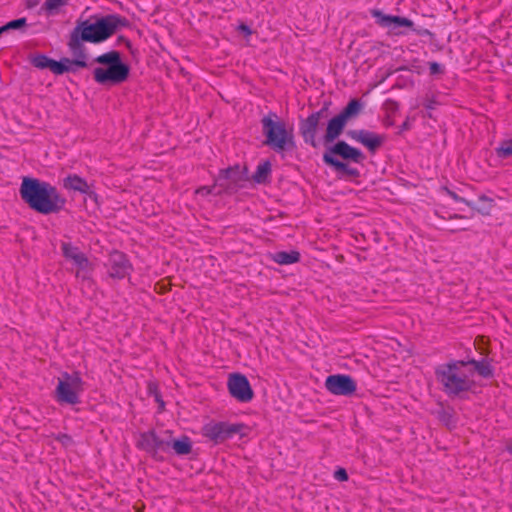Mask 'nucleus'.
Instances as JSON below:
<instances>
[{
  "instance_id": "nucleus-2",
  "label": "nucleus",
  "mask_w": 512,
  "mask_h": 512,
  "mask_svg": "<svg viewBox=\"0 0 512 512\" xmlns=\"http://www.w3.org/2000/svg\"><path fill=\"white\" fill-rule=\"evenodd\" d=\"M128 24L125 18L112 14L97 18L94 22L83 21L79 23L68 43L69 49L75 53L80 47V40L91 43H100L112 36L120 27Z\"/></svg>"
},
{
  "instance_id": "nucleus-38",
  "label": "nucleus",
  "mask_w": 512,
  "mask_h": 512,
  "mask_svg": "<svg viewBox=\"0 0 512 512\" xmlns=\"http://www.w3.org/2000/svg\"><path fill=\"white\" fill-rule=\"evenodd\" d=\"M156 401L159 403V407L162 410L164 408V401L161 400L158 395H156Z\"/></svg>"
},
{
  "instance_id": "nucleus-19",
  "label": "nucleus",
  "mask_w": 512,
  "mask_h": 512,
  "mask_svg": "<svg viewBox=\"0 0 512 512\" xmlns=\"http://www.w3.org/2000/svg\"><path fill=\"white\" fill-rule=\"evenodd\" d=\"M346 123L347 122L342 117H340L339 114L333 117L327 124L325 135L326 141L331 142L335 140L343 131Z\"/></svg>"
},
{
  "instance_id": "nucleus-25",
  "label": "nucleus",
  "mask_w": 512,
  "mask_h": 512,
  "mask_svg": "<svg viewBox=\"0 0 512 512\" xmlns=\"http://www.w3.org/2000/svg\"><path fill=\"white\" fill-rule=\"evenodd\" d=\"M362 107L363 105L359 100L353 99L339 113V115L347 122L349 119L356 117L360 113Z\"/></svg>"
},
{
  "instance_id": "nucleus-37",
  "label": "nucleus",
  "mask_w": 512,
  "mask_h": 512,
  "mask_svg": "<svg viewBox=\"0 0 512 512\" xmlns=\"http://www.w3.org/2000/svg\"><path fill=\"white\" fill-rule=\"evenodd\" d=\"M238 30L246 36H250L252 34V30L250 29V27L245 24H240L238 26Z\"/></svg>"
},
{
  "instance_id": "nucleus-23",
  "label": "nucleus",
  "mask_w": 512,
  "mask_h": 512,
  "mask_svg": "<svg viewBox=\"0 0 512 512\" xmlns=\"http://www.w3.org/2000/svg\"><path fill=\"white\" fill-rule=\"evenodd\" d=\"M466 362L473 366V379H476V374H479L484 378H489L493 375V370L488 362L476 360Z\"/></svg>"
},
{
  "instance_id": "nucleus-9",
  "label": "nucleus",
  "mask_w": 512,
  "mask_h": 512,
  "mask_svg": "<svg viewBox=\"0 0 512 512\" xmlns=\"http://www.w3.org/2000/svg\"><path fill=\"white\" fill-rule=\"evenodd\" d=\"M138 446L153 455H156L159 452H166L171 446V435L169 434L167 437H161L154 431H148L140 435Z\"/></svg>"
},
{
  "instance_id": "nucleus-5",
  "label": "nucleus",
  "mask_w": 512,
  "mask_h": 512,
  "mask_svg": "<svg viewBox=\"0 0 512 512\" xmlns=\"http://www.w3.org/2000/svg\"><path fill=\"white\" fill-rule=\"evenodd\" d=\"M262 127L266 144L274 150L283 151L294 145L292 132L286 129L275 113L270 112L263 117Z\"/></svg>"
},
{
  "instance_id": "nucleus-27",
  "label": "nucleus",
  "mask_w": 512,
  "mask_h": 512,
  "mask_svg": "<svg viewBox=\"0 0 512 512\" xmlns=\"http://www.w3.org/2000/svg\"><path fill=\"white\" fill-rule=\"evenodd\" d=\"M270 173H271V164L269 161H265L263 163H260L257 166V169L253 175V179L257 183H263L267 180Z\"/></svg>"
},
{
  "instance_id": "nucleus-26",
  "label": "nucleus",
  "mask_w": 512,
  "mask_h": 512,
  "mask_svg": "<svg viewBox=\"0 0 512 512\" xmlns=\"http://www.w3.org/2000/svg\"><path fill=\"white\" fill-rule=\"evenodd\" d=\"M170 448H173L175 453L178 455H186L191 452L192 445L188 437H182L181 439L177 440L171 439Z\"/></svg>"
},
{
  "instance_id": "nucleus-3",
  "label": "nucleus",
  "mask_w": 512,
  "mask_h": 512,
  "mask_svg": "<svg viewBox=\"0 0 512 512\" xmlns=\"http://www.w3.org/2000/svg\"><path fill=\"white\" fill-rule=\"evenodd\" d=\"M438 382L444 392L450 396L473 390L476 379H473V366L466 361L452 360L439 365L435 370Z\"/></svg>"
},
{
  "instance_id": "nucleus-6",
  "label": "nucleus",
  "mask_w": 512,
  "mask_h": 512,
  "mask_svg": "<svg viewBox=\"0 0 512 512\" xmlns=\"http://www.w3.org/2000/svg\"><path fill=\"white\" fill-rule=\"evenodd\" d=\"M83 390L84 383L79 373L64 372L58 378L55 397L59 403L75 405L80 402Z\"/></svg>"
},
{
  "instance_id": "nucleus-1",
  "label": "nucleus",
  "mask_w": 512,
  "mask_h": 512,
  "mask_svg": "<svg viewBox=\"0 0 512 512\" xmlns=\"http://www.w3.org/2000/svg\"><path fill=\"white\" fill-rule=\"evenodd\" d=\"M20 195L31 209L41 214L56 213L65 205V199L54 186L36 178H23Z\"/></svg>"
},
{
  "instance_id": "nucleus-12",
  "label": "nucleus",
  "mask_w": 512,
  "mask_h": 512,
  "mask_svg": "<svg viewBox=\"0 0 512 512\" xmlns=\"http://www.w3.org/2000/svg\"><path fill=\"white\" fill-rule=\"evenodd\" d=\"M87 65V56L84 52L80 51L75 59L63 57L59 61L54 60L53 73L55 75H62L69 72L74 73L81 68L87 67Z\"/></svg>"
},
{
  "instance_id": "nucleus-24",
  "label": "nucleus",
  "mask_w": 512,
  "mask_h": 512,
  "mask_svg": "<svg viewBox=\"0 0 512 512\" xmlns=\"http://www.w3.org/2000/svg\"><path fill=\"white\" fill-rule=\"evenodd\" d=\"M70 0H45L42 10L47 15H57L68 5Z\"/></svg>"
},
{
  "instance_id": "nucleus-32",
  "label": "nucleus",
  "mask_w": 512,
  "mask_h": 512,
  "mask_svg": "<svg viewBox=\"0 0 512 512\" xmlns=\"http://www.w3.org/2000/svg\"><path fill=\"white\" fill-rule=\"evenodd\" d=\"M446 192L454 201L464 203V204H466V205H468L470 207H474V205L471 202H469L466 199L458 196L455 192H453L451 190H448V189H446Z\"/></svg>"
},
{
  "instance_id": "nucleus-10",
  "label": "nucleus",
  "mask_w": 512,
  "mask_h": 512,
  "mask_svg": "<svg viewBox=\"0 0 512 512\" xmlns=\"http://www.w3.org/2000/svg\"><path fill=\"white\" fill-rule=\"evenodd\" d=\"M326 389L334 395L349 396L356 391V383L349 375H330L325 380Z\"/></svg>"
},
{
  "instance_id": "nucleus-35",
  "label": "nucleus",
  "mask_w": 512,
  "mask_h": 512,
  "mask_svg": "<svg viewBox=\"0 0 512 512\" xmlns=\"http://www.w3.org/2000/svg\"><path fill=\"white\" fill-rule=\"evenodd\" d=\"M429 68L431 74H438L442 72V66L437 62H431L429 64Z\"/></svg>"
},
{
  "instance_id": "nucleus-11",
  "label": "nucleus",
  "mask_w": 512,
  "mask_h": 512,
  "mask_svg": "<svg viewBox=\"0 0 512 512\" xmlns=\"http://www.w3.org/2000/svg\"><path fill=\"white\" fill-rule=\"evenodd\" d=\"M243 181H245V177L241 169L238 166L230 167L220 173L216 179L214 187H220L218 192H221L222 190L234 191L242 186Z\"/></svg>"
},
{
  "instance_id": "nucleus-33",
  "label": "nucleus",
  "mask_w": 512,
  "mask_h": 512,
  "mask_svg": "<svg viewBox=\"0 0 512 512\" xmlns=\"http://www.w3.org/2000/svg\"><path fill=\"white\" fill-rule=\"evenodd\" d=\"M334 477L338 481H347L348 480V474L344 468H339L335 471Z\"/></svg>"
},
{
  "instance_id": "nucleus-36",
  "label": "nucleus",
  "mask_w": 512,
  "mask_h": 512,
  "mask_svg": "<svg viewBox=\"0 0 512 512\" xmlns=\"http://www.w3.org/2000/svg\"><path fill=\"white\" fill-rule=\"evenodd\" d=\"M213 187L203 186L196 190V194L209 195L212 192Z\"/></svg>"
},
{
  "instance_id": "nucleus-40",
  "label": "nucleus",
  "mask_w": 512,
  "mask_h": 512,
  "mask_svg": "<svg viewBox=\"0 0 512 512\" xmlns=\"http://www.w3.org/2000/svg\"><path fill=\"white\" fill-rule=\"evenodd\" d=\"M4 32H6V31H5V30H2V27H0V35H1L2 33H4Z\"/></svg>"
},
{
  "instance_id": "nucleus-21",
  "label": "nucleus",
  "mask_w": 512,
  "mask_h": 512,
  "mask_svg": "<svg viewBox=\"0 0 512 512\" xmlns=\"http://www.w3.org/2000/svg\"><path fill=\"white\" fill-rule=\"evenodd\" d=\"M323 160L326 164L332 166L336 171H341L352 176L358 174L356 169L351 168L347 164L337 160L331 154L325 153L323 156Z\"/></svg>"
},
{
  "instance_id": "nucleus-15",
  "label": "nucleus",
  "mask_w": 512,
  "mask_h": 512,
  "mask_svg": "<svg viewBox=\"0 0 512 512\" xmlns=\"http://www.w3.org/2000/svg\"><path fill=\"white\" fill-rule=\"evenodd\" d=\"M348 135L353 140L361 143L363 146L368 148L371 152H374L379 148L385 141L384 135H379L368 130H351Z\"/></svg>"
},
{
  "instance_id": "nucleus-17",
  "label": "nucleus",
  "mask_w": 512,
  "mask_h": 512,
  "mask_svg": "<svg viewBox=\"0 0 512 512\" xmlns=\"http://www.w3.org/2000/svg\"><path fill=\"white\" fill-rule=\"evenodd\" d=\"M62 252L66 259L73 262V264L77 267L78 271H86L89 267V261L87 257L75 246L69 243L62 244Z\"/></svg>"
},
{
  "instance_id": "nucleus-39",
  "label": "nucleus",
  "mask_w": 512,
  "mask_h": 512,
  "mask_svg": "<svg viewBox=\"0 0 512 512\" xmlns=\"http://www.w3.org/2000/svg\"><path fill=\"white\" fill-rule=\"evenodd\" d=\"M506 450L512 455V442L507 445Z\"/></svg>"
},
{
  "instance_id": "nucleus-14",
  "label": "nucleus",
  "mask_w": 512,
  "mask_h": 512,
  "mask_svg": "<svg viewBox=\"0 0 512 512\" xmlns=\"http://www.w3.org/2000/svg\"><path fill=\"white\" fill-rule=\"evenodd\" d=\"M322 111H318L309 115L305 120L301 122L300 132L306 143L316 147V135L320 124Z\"/></svg>"
},
{
  "instance_id": "nucleus-18",
  "label": "nucleus",
  "mask_w": 512,
  "mask_h": 512,
  "mask_svg": "<svg viewBox=\"0 0 512 512\" xmlns=\"http://www.w3.org/2000/svg\"><path fill=\"white\" fill-rule=\"evenodd\" d=\"M329 154H335L343 159L351 160L353 162L359 163L364 159L363 153L344 141L337 142L330 150Z\"/></svg>"
},
{
  "instance_id": "nucleus-31",
  "label": "nucleus",
  "mask_w": 512,
  "mask_h": 512,
  "mask_svg": "<svg viewBox=\"0 0 512 512\" xmlns=\"http://www.w3.org/2000/svg\"><path fill=\"white\" fill-rule=\"evenodd\" d=\"M479 200L480 202L483 203V205L480 208H478V212L483 215H488L493 207V199L482 195L479 197Z\"/></svg>"
},
{
  "instance_id": "nucleus-30",
  "label": "nucleus",
  "mask_w": 512,
  "mask_h": 512,
  "mask_svg": "<svg viewBox=\"0 0 512 512\" xmlns=\"http://www.w3.org/2000/svg\"><path fill=\"white\" fill-rule=\"evenodd\" d=\"M27 25V20L25 17L15 19L12 21H9L5 25L2 26V30L8 31V30H15V29H22Z\"/></svg>"
},
{
  "instance_id": "nucleus-29",
  "label": "nucleus",
  "mask_w": 512,
  "mask_h": 512,
  "mask_svg": "<svg viewBox=\"0 0 512 512\" xmlns=\"http://www.w3.org/2000/svg\"><path fill=\"white\" fill-rule=\"evenodd\" d=\"M496 154L501 158L512 156V138L501 142V144L496 148Z\"/></svg>"
},
{
  "instance_id": "nucleus-22",
  "label": "nucleus",
  "mask_w": 512,
  "mask_h": 512,
  "mask_svg": "<svg viewBox=\"0 0 512 512\" xmlns=\"http://www.w3.org/2000/svg\"><path fill=\"white\" fill-rule=\"evenodd\" d=\"M272 259L274 262L280 265H289L293 263H297L300 259V254L297 251H280L276 252L272 255Z\"/></svg>"
},
{
  "instance_id": "nucleus-16",
  "label": "nucleus",
  "mask_w": 512,
  "mask_h": 512,
  "mask_svg": "<svg viewBox=\"0 0 512 512\" xmlns=\"http://www.w3.org/2000/svg\"><path fill=\"white\" fill-rule=\"evenodd\" d=\"M373 15L377 18V23L380 26L395 34H399V29L402 27L411 28L413 26V22L404 17L384 15L379 11H375Z\"/></svg>"
},
{
  "instance_id": "nucleus-8",
  "label": "nucleus",
  "mask_w": 512,
  "mask_h": 512,
  "mask_svg": "<svg viewBox=\"0 0 512 512\" xmlns=\"http://www.w3.org/2000/svg\"><path fill=\"white\" fill-rule=\"evenodd\" d=\"M227 387L233 398L240 402H249L253 398V390L246 376L242 374H231L228 378Z\"/></svg>"
},
{
  "instance_id": "nucleus-34",
  "label": "nucleus",
  "mask_w": 512,
  "mask_h": 512,
  "mask_svg": "<svg viewBox=\"0 0 512 512\" xmlns=\"http://www.w3.org/2000/svg\"><path fill=\"white\" fill-rule=\"evenodd\" d=\"M64 447H68L72 444V439L66 434H60L56 438Z\"/></svg>"
},
{
  "instance_id": "nucleus-13",
  "label": "nucleus",
  "mask_w": 512,
  "mask_h": 512,
  "mask_svg": "<svg viewBox=\"0 0 512 512\" xmlns=\"http://www.w3.org/2000/svg\"><path fill=\"white\" fill-rule=\"evenodd\" d=\"M131 270L132 266L123 253H111L108 264V273L111 277L122 279L129 275Z\"/></svg>"
},
{
  "instance_id": "nucleus-28",
  "label": "nucleus",
  "mask_w": 512,
  "mask_h": 512,
  "mask_svg": "<svg viewBox=\"0 0 512 512\" xmlns=\"http://www.w3.org/2000/svg\"><path fill=\"white\" fill-rule=\"evenodd\" d=\"M32 64L39 69H49L53 73L54 60L45 56L37 55L32 59Z\"/></svg>"
},
{
  "instance_id": "nucleus-7",
  "label": "nucleus",
  "mask_w": 512,
  "mask_h": 512,
  "mask_svg": "<svg viewBox=\"0 0 512 512\" xmlns=\"http://www.w3.org/2000/svg\"><path fill=\"white\" fill-rule=\"evenodd\" d=\"M243 429V424L211 421L202 427V435L214 443H220L231 438L234 434H241Z\"/></svg>"
},
{
  "instance_id": "nucleus-20",
  "label": "nucleus",
  "mask_w": 512,
  "mask_h": 512,
  "mask_svg": "<svg viewBox=\"0 0 512 512\" xmlns=\"http://www.w3.org/2000/svg\"><path fill=\"white\" fill-rule=\"evenodd\" d=\"M64 187L69 190L86 194L89 192V185L85 179L78 175H69L64 179Z\"/></svg>"
},
{
  "instance_id": "nucleus-4",
  "label": "nucleus",
  "mask_w": 512,
  "mask_h": 512,
  "mask_svg": "<svg viewBox=\"0 0 512 512\" xmlns=\"http://www.w3.org/2000/svg\"><path fill=\"white\" fill-rule=\"evenodd\" d=\"M98 64L93 70V79L96 83L113 87L124 83L130 74L129 66L123 62L121 54L112 50L95 58Z\"/></svg>"
}]
</instances>
